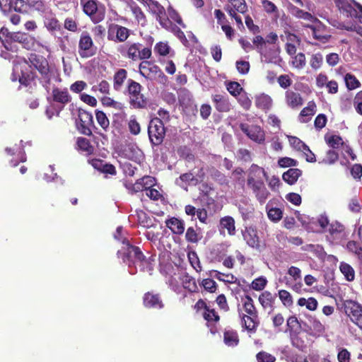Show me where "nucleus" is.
<instances>
[{
  "label": "nucleus",
  "instance_id": "obj_1",
  "mask_svg": "<svg viewBox=\"0 0 362 362\" xmlns=\"http://www.w3.org/2000/svg\"><path fill=\"white\" fill-rule=\"evenodd\" d=\"M263 177H266V171L257 165L252 164L247 170V188L261 205L264 204L270 196V192L264 182Z\"/></svg>",
  "mask_w": 362,
  "mask_h": 362
},
{
  "label": "nucleus",
  "instance_id": "obj_2",
  "mask_svg": "<svg viewBox=\"0 0 362 362\" xmlns=\"http://www.w3.org/2000/svg\"><path fill=\"white\" fill-rule=\"evenodd\" d=\"M117 255L119 258H121L129 267L132 264H139L141 267L148 264V261L146 259L140 249L138 247L130 245L127 238L122 240V246L118 250Z\"/></svg>",
  "mask_w": 362,
  "mask_h": 362
},
{
  "label": "nucleus",
  "instance_id": "obj_3",
  "mask_svg": "<svg viewBox=\"0 0 362 362\" xmlns=\"http://www.w3.org/2000/svg\"><path fill=\"white\" fill-rule=\"evenodd\" d=\"M341 14L362 23V6L354 0H333Z\"/></svg>",
  "mask_w": 362,
  "mask_h": 362
},
{
  "label": "nucleus",
  "instance_id": "obj_4",
  "mask_svg": "<svg viewBox=\"0 0 362 362\" xmlns=\"http://www.w3.org/2000/svg\"><path fill=\"white\" fill-rule=\"evenodd\" d=\"M136 214H138L140 224L147 228L144 233L147 240L156 244L159 240L161 226L158 223H154L155 220L148 218L145 212L139 211Z\"/></svg>",
  "mask_w": 362,
  "mask_h": 362
},
{
  "label": "nucleus",
  "instance_id": "obj_5",
  "mask_svg": "<svg viewBox=\"0 0 362 362\" xmlns=\"http://www.w3.org/2000/svg\"><path fill=\"white\" fill-rule=\"evenodd\" d=\"M11 5L16 11L20 13H29L31 11L44 13L47 8L44 0H14Z\"/></svg>",
  "mask_w": 362,
  "mask_h": 362
},
{
  "label": "nucleus",
  "instance_id": "obj_6",
  "mask_svg": "<svg viewBox=\"0 0 362 362\" xmlns=\"http://www.w3.org/2000/svg\"><path fill=\"white\" fill-rule=\"evenodd\" d=\"M227 4L224 9L228 14L233 18L238 27L240 29L243 28V23L241 17L238 13L245 14L247 11V6L245 0H226Z\"/></svg>",
  "mask_w": 362,
  "mask_h": 362
},
{
  "label": "nucleus",
  "instance_id": "obj_7",
  "mask_svg": "<svg viewBox=\"0 0 362 362\" xmlns=\"http://www.w3.org/2000/svg\"><path fill=\"white\" fill-rule=\"evenodd\" d=\"M325 233L327 240L332 245H342L348 236L344 225L337 221L331 222Z\"/></svg>",
  "mask_w": 362,
  "mask_h": 362
},
{
  "label": "nucleus",
  "instance_id": "obj_8",
  "mask_svg": "<svg viewBox=\"0 0 362 362\" xmlns=\"http://www.w3.org/2000/svg\"><path fill=\"white\" fill-rule=\"evenodd\" d=\"M165 132L164 124L162 119H153L151 120L148 124V133L149 139L153 144H160L163 140Z\"/></svg>",
  "mask_w": 362,
  "mask_h": 362
},
{
  "label": "nucleus",
  "instance_id": "obj_9",
  "mask_svg": "<svg viewBox=\"0 0 362 362\" xmlns=\"http://www.w3.org/2000/svg\"><path fill=\"white\" fill-rule=\"evenodd\" d=\"M83 11L89 16L95 23L103 21L105 15V9L101 4H98L96 0H88L83 4Z\"/></svg>",
  "mask_w": 362,
  "mask_h": 362
},
{
  "label": "nucleus",
  "instance_id": "obj_10",
  "mask_svg": "<svg viewBox=\"0 0 362 362\" xmlns=\"http://www.w3.org/2000/svg\"><path fill=\"white\" fill-rule=\"evenodd\" d=\"M240 128L254 142L259 144L264 142L265 132L260 126L242 123L240 124Z\"/></svg>",
  "mask_w": 362,
  "mask_h": 362
},
{
  "label": "nucleus",
  "instance_id": "obj_11",
  "mask_svg": "<svg viewBox=\"0 0 362 362\" xmlns=\"http://www.w3.org/2000/svg\"><path fill=\"white\" fill-rule=\"evenodd\" d=\"M142 1L147 5L151 12L156 15V19L163 28L170 27V21L169 18H165V11L163 6L155 0H145Z\"/></svg>",
  "mask_w": 362,
  "mask_h": 362
},
{
  "label": "nucleus",
  "instance_id": "obj_12",
  "mask_svg": "<svg viewBox=\"0 0 362 362\" xmlns=\"http://www.w3.org/2000/svg\"><path fill=\"white\" fill-rule=\"evenodd\" d=\"M96 47L93 40L86 32L82 33L78 42V54L83 58H88L95 54Z\"/></svg>",
  "mask_w": 362,
  "mask_h": 362
},
{
  "label": "nucleus",
  "instance_id": "obj_13",
  "mask_svg": "<svg viewBox=\"0 0 362 362\" xmlns=\"http://www.w3.org/2000/svg\"><path fill=\"white\" fill-rule=\"evenodd\" d=\"M93 124L92 115L82 109L78 111V118L76 119V125L78 130L83 134L90 135L91 130L90 127Z\"/></svg>",
  "mask_w": 362,
  "mask_h": 362
},
{
  "label": "nucleus",
  "instance_id": "obj_14",
  "mask_svg": "<svg viewBox=\"0 0 362 362\" xmlns=\"http://www.w3.org/2000/svg\"><path fill=\"white\" fill-rule=\"evenodd\" d=\"M129 36V30L119 25L112 24L110 26L107 38L115 42H124Z\"/></svg>",
  "mask_w": 362,
  "mask_h": 362
},
{
  "label": "nucleus",
  "instance_id": "obj_15",
  "mask_svg": "<svg viewBox=\"0 0 362 362\" xmlns=\"http://www.w3.org/2000/svg\"><path fill=\"white\" fill-rule=\"evenodd\" d=\"M28 63L25 61L19 62L14 64L13 73L12 75V81H19L21 84L27 86L30 80V75L23 71V69H27Z\"/></svg>",
  "mask_w": 362,
  "mask_h": 362
},
{
  "label": "nucleus",
  "instance_id": "obj_16",
  "mask_svg": "<svg viewBox=\"0 0 362 362\" xmlns=\"http://www.w3.org/2000/svg\"><path fill=\"white\" fill-rule=\"evenodd\" d=\"M142 47L140 43H132L131 45H123L118 47V52L124 57L133 61L139 59V49Z\"/></svg>",
  "mask_w": 362,
  "mask_h": 362
},
{
  "label": "nucleus",
  "instance_id": "obj_17",
  "mask_svg": "<svg viewBox=\"0 0 362 362\" xmlns=\"http://www.w3.org/2000/svg\"><path fill=\"white\" fill-rule=\"evenodd\" d=\"M139 73L146 78L153 79L160 74V71L154 64L148 61H143L139 65Z\"/></svg>",
  "mask_w": 362,
  "mask_h": 362
},
{
  "label": "nucleus",
  "instance_id": "obj_18",
  "mask_svg": "<svg viewBox=\"0 0 362 362\" xmlns=\"http://www.w3.org/2000/svg\"><path fill=\"white\" fill-rule=\"evenodd\" d=\"M203 175L195 176L191 173L181 175L175 181L176 184L182 188L187 189L188 185H196L202 180Z\"/></svg>",
  "mask_w": 362,
  "mask_h": 362
},
{
  "label": "nucleus",
  "instance_id": "obj_19",
  "mask_svg": "<svg viewBox=\"0 0 362 362\" xmlns=\"http://www.w3.org/2000/svg\"><path fill=\"white\" fill-rule=\"evenodd\" d=\"M344 311L351 322L355 323L358 319L356 316L362 312V306L357 302L351 300H346L344 302Z\"/></svg>",
  "mask_w": 362,
  "mask_h": 362
},
{
  "label": "nucleus",
  "instance_id": "obj_20",
  "mask_svg": "<svg viewBox=\"0 0 362 362\" xmlns=\"http://www.w3.org/2000/svg\"><path fill=\"white\" fill-rule=\"evenodd\" d=\"M253 45L256 46L258 52L261 54L263 60L267 63H276L279 56L274 53L272 57L269 56L262 50V46L266 43L265 40L260 35L255 36L252 40Z\"/></svg>",
  "mask_w": 362,
  "mask_h": 362
},
{
  "label": "nucleus",
  "instance_id": "obj_21",
  "mask_svg": "<svg viewBox=\"0 0 362 362\" xmlns=\"http://www.w3.org/2000/svg\"><path fill=\"white\" fill-rule=\"evenodd\" d=\"M144 305L146 308L153 309H161L164 305L158 294L148 292L143 298Z\"/></svg>",
  "mask_w": 362,
  "mask_h": 362
},
{
  "label": "nucleus",
  "instance_id": "obj_22",
  "mask_svg": "<svg viewBox=\"0 0 362 362\" xmlns=\"http://www.w3.org/2000/svg\"><path fill=\"white\" fill-rule=\"evenodd\" d=\"M225 230L230 236L235 234V220L233 217L226 216L220 219L219 231L221 234H224Z\"/></svg>",
  "mask_w": 362,
  "mask_h": 362
},
{
  "label": "nucleus",
  "instance_id": "obj_23",
  "mask_svg": "<svg viewBox=\"0 0 362 362\" xmlns=\"http://www.w3.org/2000/svg\"><path fill=\"white\" fill-rule=\"evenodd\" d=\"M243 238L247 244L253 248H259V240L257 230L253 228H247L243 233Z\"/></svg>",
  "mask_w": 362,
  "mask_h": 362
},
{
  "label": "nucleus",
  "instance_id": "obj_24",
  "mask_svg": "<svg viewBox=\"0 0 362 362\" xmlns=\"http://www.w3.org/2000/svg\"><path fill=\"white\" fill-rule=\"evenodd\" d=\"M204 318L207 321V326L209 327L211 334H215L217 329L214 325L219 320V316L214 309L206 308L203 313Z\"/></svg>",
  "mask_w": 362,
  "mask_h": 362
},
{
  "label": "nucleus",
  "instance_id": "obj_25",
  "mask_svg": "<svg viewBox=\"0 0 362 362\" xmlns=\"http://www.w3.org/2000/svg\"><path fill=\"white\" fill-rule=\"evenodd\" d=\"M346 251L357 257L362 264V243L351 240H349L345 245H342Z\"/></svg>",
  "mask_w": 362,
  "mask_h": 362
},
{
  "label": "nucleus",
  "instance_id": "obj_26",
  "mask_svg": "<svg viewBox=\"0 0 362 362\" xmlns=\"http://www.w3.org/2000/svg\"><path fill=\"white\" fill-rule=\"evenodd\" d=\"M52 95L54 101L63 105L69 103L71 100V96L66 88H54L52 90Z\"/></svg>",
  "mask_w": 362,
  "mask_h": 362
},
{
  "label": "nucleus",
  "instance_id": "obj_27",
  "mask_svg": "<svg viewBox=\"0 0 362 362\" xmlns=\"http://www.w3.org/2000/svg\"><path fill=\"white\" fill-rule=\"evenodd\" d=\"M255 103L259 109L268 111L272 106L273 100L269 95L260 93L255 96Z\"/></svg>",
  "mask_w": 362,
  "mask_h": 362
},
{
  "label": "nucleus",
  "instance_id": "obj_28",
  "mask_svg": "<svg viewBox=\"0 0 362 362\" xmlns=\"http://www.w3.org/2000/svg\"><path fill=\"white\" fill-rule=\"evenodd\" d=\"M213 102L215 107L218 112H228L231 108V105L228 99L221 95H215L213 96Z\"/></svg>",
  "mask_w": 362,
  "mask_h": 362
},
{
  "label": "nucleus",
  "instance_id": "obj_29",
  "mask_svg": "<svg viewBox=\"0 0 362 362\" xmlns=\"http://www.w3.org/2000/svg\"><path fill=\"white\" fill-rule=\"evenodd\" d=\"M286 102L288 106L296 108L303 105V99L298 93L288 90L286 92Z\"/></svg>",
  "mask_w": 362,
  "mask_h": 362
},
{
  "label": "nucleus",
  "instance_id": "obj_30",
  "mask_svg": "<svg viewBox=\"0 0 362 362\" xmlns=\"http://www.w3.org/2000/svg\"><path fill=\"white\" fill-rule=\"evenodd\" d=\"M165 223L167 227L175 234L182 235L185 231V223L180 219L173 217L167 220Z\"/></svg>",
  "mask_w": 362,
  "mask_h": 362
},
{
  "label": "nucleus",
  "instance_id": "obj_31",
  "mask_svg": "<svg viewBox=\"0 0 362 362\" xmlns=\"http://www.w3.org/2000/svg\"><path fill=\"white\" fill-rule=\"evenodd\" d=\"M155 183L154 177L151 176H144L140 180H138L133 186V189L135 192L141 190H146L147 189L152 188Z\"/></svg>",
  "mask_w": 362,
  "mask_h": 362
},
{
  "label": "nucleus",
  "instance_id": "obj_32",
  "mask_svg": "<svg viewBox=\"0 0 362 362\" xmlns=\"http://www.w3.org/2000/svg\"><path fill=\"white\" fill-rule=\"evenodd\" d=\"M223 341L228 346H236L239 343L237 332L231 329H226L223 332Z\"/></svg>",
  "mask_w": 362,
  "mask_h": 362
},
{
  "label": "nucleus",
  "instance_id": "obj_33",
  "mask_svg": "<svg viewBox=\"0 0 362 362\" xmlns=\"http://www.w3.org/2000/svg\"><path fill=\"white\" fill-rule=\"evenodd\" d=\"M311 30L312 35L313 37L322 43L328 42L330 35L327 33H324L323 28L321 25H308Z\"/></svg>",
  "mask_w": 362,
  "mask_h": 362
},
{
  "label": "nucleus",
  "instance_id": "obj_34",
  "mask_svg": "<svg viewBox=\"0 0 362 362\" xmlns=\"http://www.w3.org/2000/svg\"><path fill=\"white\" fill-rule=\"evenodd\" d=\"M276 297L269 291H264L259 296V302L264 309H272Z\"/></svg>",
  "mask_w": 362,
  "mask_h": 362
},
{
  "label": "nucleus",
  "instance_id": "obj_35",
  "mask_svg": "<svg viewBox=\"0 0 362 362\" xmlns=\"http://www.w3.org/2000/svg\"><path fill=\"white\" fill-rule=\"evenodd\" d=\"M266 211L268 218L274 223L279 222L283 217V211L281 209L271 206L270 202L266 205Z\"/></svg>",
  "mask_w": 362,
  "mask_h": 362
},
{
  "label": "nucleus",
  "instance_id": "obj_36",
  "mask_svg": "<svg viewBox=\"0 0 362 362\" xmlns=\"http://www.w3.org/2000/svg\"><path fill=\"white\" fill-rule=\"evenodd\" d=\"M77 148L85 155H90L94 151V147L90 144L88 139L79 137L77 139Z\"/></svg>",
  "mask_w": 362,
  "mask_h": 362
},
{
  "label": "nucleus",
  "instance_id": "obj_37",
  "mask_svg": "<svg viewBox=\"0 0 362 362\" xmlns=\"http://www.w3.org/2000/svg\"><path fill=\"white\" fill-rule=\"evenodd\" d=\"M180 281L182 286L190 292H195L197 290V285L194 278L189 276L186 273H182L180 275Z\"/></svg>",
  "mask_w": 362,
  "mask_h": 362
},
{
  "label": "nucleus",
  "instance_id": "obj_38",
  "mask_svg": "<svg viewBox=\"0 0 362 362\" xmlns=\"http://www.w3.org/2000/svg\"><path fill=\"white\" fill-rule=\"evenodd\" d=\"M126 2L131 9L134 17L136 18L138 23L144 25L146 20L145 16L141 9L136 5L133 0H126Z\"/></svg>",
  "mask_w": 362,
  "mask_h": 362
},
{
  "label": "nucleus",
  "instance_id": "obj_39",
  "mask_svg": "<svg viewBox=\"0 0 362 362\" xmlns=\"http://www.w3.org/2000/svg\"><path fill=\"white\" fill-rule=\"evenodd\" d=\"M300 175L301 171L299 169L290 168L283 174L282 178L288 184L293 185Z\"/></svg>",
  "mask_w": 362,
  "mask_h": 362
},
{
  "label": "nucleus",
  "instance_id": "obj_40",
  "mask_svg": "<svg viewBox=\"0 0 362 362\" xmlns=\"http://www.w3.org/2000/svg\"><path fill=\"white\" fill-rule=\"evenodd\" d=\"M257 316L243 315L242 322L245 328L250 332L254 333L258 325Z\"/></svg>",
  "mask_w": 362,
  "mask_h": 362
},
{
  "label": "nucleus",
  "instance_id": "obj_41",
  "mask_svg": "<svg viewBox=\"0 0 362 362\" xmlns=\"http://www.w3.org/2000/svg\"><path fill=\"white\" fill-rule=\"evenodd\" d=\"M5 151L11 156L17 154L21 162L26 160V156L23 148V141H21L19 144H16L13 148H6Z\"/></svg>",
  "mask_w": 362,
  "mask_h": 362
},
{
  "label": "nucleus",
  "instance_id": "obj_42",
  "mask_svg": "<svg viewBox=\"0 0 362 362\" xmlns=\"http://www.w3.org/2000/svg\"><path fill=\"white\" fill-rule=\"evenodd\" d=\"M339 270L348 281H352L355 278V272L353 267L346 262H342L339 265Z\"/></svg>",
  "mask_w": 362,
  "mask_h": 362
},
{
  "label": "nucleus",
  "instance_id": "obj_43",
  "mask_svg": "<svg viewBox=\"0 0 362 362\" xmlns=\"http://www.w3.org/2000/svg\"><path fill=\"white\" fill-rule=\"evenodd\" d=\"M127 72L124 69H119L114 76V88L119 90L124 81L127 79Z\"/></svg>",
  "mask_w": 362,
  "mask_h": 362
},
{
  "label": "nucleus",
  "instance_id": "obj_44",
  "mask_svg": "<svg viewBox=\"0 0 362 362\" xmlns=\"http://www.w3.org/2000/svg\"><path fill=\"white\" fill-rule=\"evenodd\" d=\"M35 51L44 52V50L49 53L51 52L49 43L45 39H35L33 40V49Z\"/></svg>",
  "mask_w": 362,
  "mask_h": 362
},
{
  "label": "nucleus",
  "instance_id": "obj_45",
  "mask_svg": "<svg viewBox=\"0 0 362 362\" xmlns=\"http://www.w3.org/2000/svg\"><path fill=\"white\" fill-rule=\"evenodd\" d=\"M298 305L299 306H305L306 308L309 310L313 311L317 309V301L314 298H300L298 300Z\"/></svg>",
  "mask_w": 362,
  "mask_h": 362
},
{
  "label": "nucleus",
  "instance_id": "obj_46",
  "mask_svg": "<svg viewBox=\"0 0 362 362\" xmlns=\"http://www.w3.org/2000/svg\"><path fill=\"white\" fill-rule=\"evenodd\" d=\"M245 312L248 316H257L256 309L253 305V300L249 296H246L243 301Z\"/></svg>",
  "mask_w": 362,
  "mask_h": 362
},
{
  "label": "nucleus",
  "instance_id": "obj_47",
  "mask_svg": "<svg viewBox=\"0 0 362 362\" xmlns=\"http://www.w3.org/2000/svg\"><path fill=\"white\" fill-rule=\"evenodd\" d=\"M293 66L298 69L304 68L306 64L305 56L303 53H298L294 55L291 59Z\"/></svg>",
  "mask_w": 362,
  "mask_h": 362
},
{
  "label": "nucleus",
  "instance_id": "obj_48",
  "mask_svg": "<svg viewBox=\"0 0 362 362\" xmlns=\"http://www.w3.org/2000/svg\"><path fill=\"white\" fill-rule=\"evenodd\" d=\"M214 277L217 279L219 281H222L226 283L233 284L235 283L236 281V277H235L231 274H223L218 271H213L212 272Z\"/></svg>",
  "mask_w": 362,
  "mask_h": 362
},
{
  "label": "nucleus",
  "instance_id": "obj_49",
  "mask_svg": "<svg viewBox=\"0 0 362 362\" xmlns=\"http://www.w3.org/2000/svg\"><path fill=\"white\" fill-rule=\"evenodd\" d=\"M325 140L327 144L333 148H339L340 146H344L342 139L338 135H332L329 136H326Z\"/></svg>",
  "mask_w": 362,
  "mask_h": 362
},
{
  "label": "nucleus",
  "instance_id": "obj_50",
  "mask_svg": "<svg viewBox=\"0 0 362 362\" xmlns=\"http://www.w3.org/2000/svg\"><path fill=\"white\" fill-rule=\"evenodd\" d=\"M95 117L98 124L104 129L107 130L110 125V122L106 115L100 110L95 112Z\"/></svg>",
  "mask_w": 362,
  "mask_h": 362
},
{
  "label": "nucleus",
  "instance_id": "obj_51",
  "mask_svg": "<svg viewBox=\"0 0 362 362\" xmlns=\"http://www.w3.org/2000/svg\"><path fill=\"white\" fill-rule=\"evenodd\" d=\"M263 178H265L269 187L270 189L273 192H276L279 190L281 182L279 177L276 175H272V177H268L267 174L266 173V177H263Z\"/></svg>",
  "mask_w": 362,
  "mask_h": 362
},
{
  "label": "nucleus",
  "instance_id": "obj_52",
  "mask_svg": "<svg viewBox=\"0 0 362 362\" xmlns=\"http://www.w3.org/2000/svg\"><path fill=\"white\" fill-rule=\"evenodd\" d=\"M130 103L136 108L144 107L146 105V101L141 93L133 96H130Z\"/></svg>",
  "mask_w": 362,
  "mask_h": 362
},
{
  "label": "nucleus",
  "instance_id": "obj_53",
  "mask_svg": "<svg viewBox=\"0 0 362 362\" xmlns=\"http://www.w3.org/2000/svg\"><path fill=\"white\" fill-rule=\"evenodd\" d=\"M180 275L181 274H175L173 276H170L167 281V284L175 292H178L180 288Z\"/></svg>",
  "mask_w": 362,
  "mask_h": 362
},
{
  "label": "nucleus",
  "instance_id": "obj_54",
  "mask_svg": "<svg viewBox=\"0 0 362 362\" xmlns=\"http://www.w3.org/2000/svg\"><path fill=\"white\" fill-rule=\"evenodd\" d=\"M315 107V105L314 104H312V105H309L308 107L303 108L301 110V112L300 113V120L303 122H308L310 119V116L314 115Z\"/></svg>",
  "mask_w": 362,
  "mask_h": 362
},
{
  "label": "nucleus",
  "instance_id": "obj_55",
  "mask_svg": "<svg viewBox=\"0 0 362 362\" xmlns=\"http://www.w3.org/2000/svg\"><path fill=\"white\" fill-rule=\"evenodd\" d=\"M91 91L93 93H97L98 91L102 94H109L110 84L106 81H101L98 84L92 86Z\"/></svg>",
  "mask_w": 362,
  "mask_h": 362
},
{
  "label": "nucleus",
  "instance_id": "obj_56",
  "mask_svg": "<svg viewBox=\"0 0 362 362\" xmlns=\"http://www.w3.org/2000/svg\"><path fill=\"white\" fill-rule=\"evenodd\" d=\"M279 297L283 305L286 307H290L293 305V298L291 293L286 290L279 291Z\"/></svg>",
  "mask_w": 362,
  "mask_h": 362
},
{
  "label": "nucleus",
  "instance_id": "obj_57",
  "mask_svg": "<svg viewBox=\"0 0 362 362\" xmlns=\"http://www.w3.org/2000/svg\"><path fill=\"white\" fill-rule=\"evenodd\" d=\"M132 155H127L128 158L136 163H140L144 158L142 151L136 146H131L129 148Z\"/></svg>",
  "mask_w": 362,
  "mask_h": 362
},
{
  "label": "nucleus",
  "instance_id": "obj_58",
  "mask_svg": "<svg viewBox=\"0 0 362 362\" xmlns=\"http://www.w3.org/2000/svg\"><path fill=\"white\" fill-rule=\"evenodd\" d=\"M344 81L347 88L349 90H353L359 87V81L354 75L351 74H346L344 77Z\"/></svg>",
  "mask_w": 362,
  "mask_h": 362
},
{
  "label": "nucleus",
  "instance_id": "obj_59",
  "mask_svg": "<svg viewBox=\"0 0 362 362\" xmlns=\"http://www.w3.org/2000/svg\"><path fill=\"white\" fill-rule=\"evenodd\" d=\"M129 132L134 135H138L141 132V127L134 116L130 117L128 122Z\"/></svg>",
  "mask_w": 362,
  "mask_h": 362
},
{
  "label": "nucleus",
  "instance_id": "obj_60",
  "mask_svg": "<svg viewBox=\"0 0 362 362\" xmlns=\"http://www.w3.org/2000/svg\"><path fill=\"white\" fill-rule=\"evenodd\" d=\"M323 57L320 53L313 54L310 59V65L313 69L317 70L321 67Z\"/></svg>",
  "mask_w": 362,
  "mask_h": 362
},
{
  "label": "nucleus",
  "instance_id": "obj_61",
  "mask_svg": "<svg viewBox=\"0 0 362 362\" xmlns=\"http://www.w3.org/2000/svg\"><path fill=\"white\" fill-rule=\"evenodd\" d=\"M170 47L167 42H160L154 47V51L158 54L165 56L170 52Z\"/></svg>",
  "mask_w": 362,
  "mask_h": 362
},
{
  "label": "nucleus",
  "instance_id": "obj_62",
  "mask_svg": "<svg viewBox=\"0 0 362 362\" xmlns=\"http://www.w3.org/2000/svg\"><path fill=\"white\" fill-rule=\"evenodd\" d=\"M101 103L104 106L113 107L115 109H121L122 104L119 102L114 100L112 98L108 96H104L101 98Z\"/></svg>",
  "mask_w": 362,
  "mask_h": 362
},
{
  "label": "nucleus",
  "instance_id": "obj_63",
  "mask_svg": "<svg viewBox=\"0 0 362 362\" xmlns=\"http://www.w3.org/2000/svg\"><path fill=\"white\" fill-rule=\"evenodd\" d=\"M267 282V279L264 277L261 276L252 281L251 287L255 291H262L266 286Z\"/></svg>",
  "mask_w": 362,
  "mask_h": 362
},
{
  "label": "nucleus",
  "instance_id": "obj_64",
  "mask_svg": "<svg viewBox=\"0 0 362 362\" xmlns=\"http://www.w3.org/2000/svg\"><path fill=\"white\" fill-rule=\"evenodd\" d=\"M256 358L257 362H274L276 361V358L274 356L265 351L259 352Z\"/></svg>",
  "mask_w": 362,
  "mask_h": 362
}]
</instances>
